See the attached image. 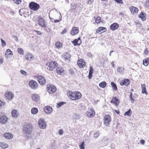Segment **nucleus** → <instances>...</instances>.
<instances>
[{"instance_id":"nucleus-64","label":"nucleus","mask_w":149,"mask_h":149,"mask_svg":"<svg viewBox=\"0 0 149 149\" xmlns=\"http://www.w3.org/2000/svg\"><path fill=\"white\" fill-rule=\"evenodd\" d=\"M87 55L89 57H91L92 56V55L91 52L88 53H87Z\"/></svg>"},{"instance_id":"nucleus-39","label":"nucleus","mask_w":149,"mask_h":149,"mask_svg":"<svg viewBox=\"0 0 149 149\" xmlns=\"http://www.w3.org/2000/svg\"><path fill=\"white\" fill-rule=\"evenodd\" d=\"M38 109L36 107L33 108L31 111V113L33 114H36L38 113Z\"/></svg>"},{"instance_id":"nucleus-6","label":"nucleus","mask_w":149,"mask_h":149,"mask_svg":"<svg viewBox=\"0 0 149 149\" xmlns=\"http://www.w3.org/2000/svg\"><path fill=\"white\" fill-rule=\"evenodd\" d=\"M58 65V64L56 61H54L49 62L48 65V67L49 68V70L53 71L54 68L57 66Z\"/></svg>"},{"instance_id":"nucleus-13","label":"nucleus","mask_w":149,"mask_h":149,"mask_svg":"<svg viewBox=\"0 0 149 149\" xmlns=\"http://www.w3.org/2000/svg\"><path fill=\"white\" fill-rule=\"evenodd\" d=\"M110 103L113 104L116 106H118L120 103L119 100L116 97H113L112 99L111 100Z\"/></svg>"},{"instance_id":"nucleus-48","label":"nucleus","mask_w":149,"mask_h":149,"mask_svg":"<svg viewBox=\"0 0 149 149\" xmlns=\"http://www.w3.org/2000/svg\"><path fill=\"white\" fill-rule=\"evenodd\" d=\"M115 2L118 4H123V0H114Z\"/></svg>"},{"instance_id":"nucleus-8","label":"nucleus","mask_w":149,"mask_h":149,"mask_svg":"<svg viewBox=\"0 0 149 149\" xmlns=\"http://www.w3.org/2000/svg\"><path fill=\"white\" fill-rule=\"evenodd\" d=\"M38 124L41 129H45L46 127V124L45 120L42 118L40 119L39 120Z\"/></svg>"},{"instance_id":"nucleus-59","label":"nucleus","mask_w":149,"mask_h":149,"mask_svg":"<svg viewBox=\"0 0 149 149\" xmlns=\"http://www.w3.org/2000/svg\"><path fill=\"white\" fill-rule=\"evenodd\" d=\"M63 131L62 129H60L58 131V134L60 135H61L63 134Z\"/></svg>"},{"instance_id":"nucleus-27","label":"nucleus","mask_w":149,"mask_h":149,"mask_svg":"<svg viewBox=\"0 0 149 149\" xmlns=\"http://www.w3.org/2000/svg\"><path fill=\"white\" fill-rule=\"evenodd\" d=\"M13 53L9 49H8L6 50V52L5 53V56L6 58L8 57L10 58L12 56Z\"/></svg>"},{"instance_id":"nucleus-37","label":"nucleus","mask_w":149,"mask_h":149,"mask_svg":"<svg viewBox=\"0 0 149 149\" xmlns=\"http://www.w3.org/2000/svg\"><path fill=\"white\" fill-rule=\"evenodd\" d=\"M107 83L105 81H103L99 84V86L102 88H104L107 86Z\"/></svg>"},{"instance_id":"nucleus-19","label":"nucleus","mask_w":149,"mask_h":149,"mask_svg":"<svg viewBox=\"0 0 149 149\" xmlns=\"http://www.w3.org/2000/svg\"><path fill=\"white\" fill-rule=\"evenodd\" d=\"M119 27V25L117 23H114L111 24L110 26V28L113 31H115Z\"/></svg>"},{"instance_id":"nucleus-5","label":"nucleus","mask_w":149,"mask_h":149,"mask_svg":"<svg viewBox=\"0 0 149 149\" xmlns=\"http://www.w3.org/2000/svg\"><path fill=\"white\" fill-rule=\"evenodd\" d=\"M104 124L106 126L109 125L111 121V116L109 115H105L104 117Z\"/></svg>"},{"instance_id":"nucleus-62","label":"nucleus","mask_w":149,"mask_h":149,"mask_svg":"<svg viewBox=\"0 0 149 149\" xmlns=\"http://www.w3.org/2000/svg\"><path fill=\"white\" fill-rule=\"evenodd\" d=\"M140 143L142 145H144L145 143V141L144 140L142 139L140 140Z\"/></svg>"},{"instance_id":"nucleus-2","label":"nucleus","mask_w":149,"mask_h":149,"mask_svg":"<svg viewBox=\"0 0 149 149\" xmlns=\"http://www.w3.org/2000/svg\"><path fill=\"white\" fill-rule=\"evenodd\" d=\"M29 8L32 10L36 11L40 8V5L38 3L33 1H31L29 3Z\"/></svg>"},{"instance_id":"nucleus-54","label":"nucleus","mask_w":149,"mask_h":149,"mask_svg":"<svg viewBox=\"0 0 149 149\" xmlns=\"http://www.w3.org/2000/svg\"><path fill=\"white\" fill-rule=\"evenodd\" d=\"M60 16L61 17L60 18H59L58 19V20L57 19L54 20L53 22H54L55 23H57V22H59L61 21L62 20V19H61V15H60Z\"/></svg>"},{"instance_id":"nucleus-51","label":"nucleus","mask_w":149,"mask_h":149,"mask_svg":"<svg viewBox=\"0 0 149 149\" xmlns=\"http://www.w3.org/2000/svg\"><path fill=\"white\" fill-rule=\"evenodd\" d=\"M84 142V141L82 142L81 144L79 145V147L80 149H85Z\"/></svg>"},{"instance_id":"nucleus-14","label":"nucleus","mask_w":149,"mask_h":149,"mask_svg":"<svg viewBox=\"0 0 149 149\" xmlns=\"http://www.w3.org/2000/svg\"><path fill=\"white\" fill-rule=\"evenodd\" d=\"M19 14L22 16V15H26L29 16V13L28 10L25 8H22L19 10Z\"/></svg>"},{"instance_id":"nucleus-31","label":"nucleus","mask_w":149,"mask_h":149,"mask_svg":"<svg viewBox=\"0 0 149 149\" xmlns=\"http://www.w3.org/2000/svg\"><path fill=\"white\" fill-rule=\"evenodd\" d=\"M142 91L141 93L142 94H145L146 95L148 94V93L146 91V88L145 84H142L141 85Z\"/></svg>"},{"instance_id":"nucleus-30","label":"nucleus","mask_w":149,"mask_h":149,"mask_svg":"<svg viewBox=\"0 0 149 149\" xmlns=\"http://www.w3.org/2000/svg\"><path fill=\"white\" fill-rule=\"evenodd\" d=\"M149 63V58L148 57L144 59L143 61V64L145 66H147Z\"/></svg>"},{"instance_id":"nucleus-36","label":"nucleus","mask_w":149,"mask_h":149,"mask_svg":"<svg viewBox=\"0 0 149 149\" xmlns=\"http://www.w3.org/2000/svg\"><path fill=\"white\" fill-rule=\"evenodd\" d=\"M111 85L113 90L116 91L117 90L118 88L116 85L113 81L111 82Z\"/></svg>"},{"instance_id":"nucleus-47","label":"nucleus","mask_w":149,"mask_h":149,"mask_svg":"<svg viewBox=\"0 0 149 149\" xmlns=\"http://www.w3.org/2000/svg\"><path fill=\"white\" fill-rule=\"evenodd\" d=\"M78 41L77 40V39H75L73 40L72 41V42L74 46H76L78 45Z\"/></svg>"},{"instance_id":"nucleus-56","label":"nucleus","mask_w":149,"mask_h":149,"mask_svg":"<svg viewBox=\"0 0 149 149\" xmlns=\"http://www.w3.org/2000/svg\"><path fill=\"white\" fill-rule=\"evenodd\" d=\"M93 73L89 72L88 75V78L89 79H91L93 77Z\"/></svg>"},{"instance_id":"nucleus-57","label":"nucleus","mask_w":149,"mask_h":149,"mask_svg":"<svg viewBox=\"0 0 149 149\" xmlns=\"http://www.w3.org/2000/svg\"><path fill=\"white\" fill-rule=\"evenodd\" d=\"M93 69L91 66H90L89 67V72L93 73Z\"/></svg>"},{"instance_id":"nucleus-63","label":"nucleus","mask_w":149,"mask_h":149,"mask_svg":"<svg viewBox=\"0 0 149 149\" xmlns=\"http://www.w3.org/2000/svg\"><path fill=\"white\" fill-rule=\"evenodd\" d=\"M80 107L81 109H84L85 106L83 104H81Z\"/></svg>"},{"instance_id":"nucleus-23","label":"nucleus","mask_w":149,"mask_h":149,"mask_svg":"<svg viewBox=\"0 0 149 149\" xmlns=\"http://www.w3.org/2000/svg\"><path fill=\"white\" fill-rule=\"evenodd\" d=\"M4 137L7 139H10L13 138V135L10 132H6L3 135Z\"/></svg>"},{"instance_id":"nucleus-17","label":"nucleus","mask_w":149,"mask_h":149,"mask_svg":"<svg viewBox=\"0 0 149 149\" xmlns=\"http://www.w3.org/2000/svg\"><path fill=\"white\" fill-rule=\"evenodd\" d=\"M138 17L140 18L142 21H144L146 19V14L145 12H141L139 15Z\"/></svg>"},{"instance_id":"nucleus-49","label":"nucleus","mask_w":149,"mask_h":149,"mask_svg":"<svg viewBox=\"0 0 149 149\" xmlns=\"http://www.w3.org/2000/svg\"><path fill=\"white\" fill-rule=\"evenodd\" d=\"M145 5L146 7L147 8L149 9V0H146L145 2Z\"/></svg>"},{"instance_id":"nucleus-44","label":"nucleus","mask_w":149,"mask_h":149,"mask_svg":"<svg viewBox=\"0 0 149 149\" xmlns=\"http://www.w3.org/2000/svg\"><path fill=\"white\" fill-rule=\"evenodd\" d=\"M65 103L66 102H61L57 103L56 107L57 108H59Z\"/></svg>"},{"instance_id":"nucleus-25","label":"nucleus","mask_w":149,"mask_h":149,"mask_svg":"<svg viewBox=\"0 0 149 149\" xmlns=\"http://www.w3.org/2000/svg\"><path fill=\"white\" fill-rule=\"evenodd\" d=\"M81 60L78 61V64L81 68H84L85 65L86 63L83 59H81Z\"/></svg>"},{"instance_id":"nucleus-35","label":"nucleus","mask_w":149,"mask_h":149,"mask_svg":"<svg viewBox=\"0 0 149 149\" xmlns=\"http://www.w3.org/2000/svg\"><path fill=\"white\" fill-rule=\"evenodd\" d=\"M124 68L122 67H118L117 69V71L120 73L121 74H124Z\"/></svg>"},{"instance_id":"nucleus-34","label":"nucleus","mask_w":149,"mask_h":149,"mask_svg":"<svg viewBox=\"0 0 149 149\" xmlns=\"http://www.w3.org/2000/svg\"><path fill=\"white\" fill-rule=\"evenodd\" d=\"M64 70L61 69L59 67H58L56 69V72L59 75H63L62 74L64 72Z\"/></svg>"},{"instance_id":"nucleus-46","label":"nucleus","mask_w":149,"mask_h":149,"mask_svg":"<svg viewBox=\"0 0 149 149\" xmlns=\"http://www.w3.org/2000/svg\"><path fill=\"white\" fill-rule=\"evenodd\" d=\"M100 134V132L99 131H97L95 133L93 134V136L94 138L96 139L97 137L99 136Z\"/></svg>"},{"instance_id":"nucleus-55","label":"nucleus","mask_w":149,"mask_h":149,"mask_svg":"<svg viewBox=\"0 0 149 149\" xmlns=\"http://www.w3.org/2000/svg\"><path fill=\"white\" fill-rule=\"evenodd\" d=\"M69 72L70 74L71 75L74 74V72L73 70L72 69H70L69 70Z\"/></svg>"},{"instance_id":"nucleus-52","label":"nucleus","mask_w":149,"mask_h":149,"mask_svg":"<svg viewBox=\"0 0 149 149\" xmlns=\"http://www.w3.org/2000/svg\"><path fill=\"white\" fill-rule=\"evenodd\" d=\"M13 1L16 4L18 5L20 4L21 2V0H13Z\"/></svg>"},{"instance_id":"nucleus-15","label":"nucleus","mask_w":149,"mask_h":149,"mask_svg":"<svg viewBox=\"0 0 149 149\" xmlns=\"http://www.w3.org/2000/svg\"><path fill=\"white\" fill-rule=\"evenodd\" d=\"M33 101L36 102H39L40 100V96L37 94L34 93L32 94L31 96Z\"/></svg>"},{"instance_id":"nucleus-12","label":"nucleus","mask_w":149,"mask_h":149,"mask_svg":"<svg viewBox=\"0 0 149 149\" xmlns=\"http://www.w3.org/2000/svg\"><path fill=\"white\" fill-rule=\"evenodd\" d=\"M37 80L39 83L41 85H43L46 83L45 79L41 75H39L38 77Z\"/></svg>"},{"instance_id":"nucleus-53","label":"nucleus","mask_w":149,"mask_h":149,"mask_svg":"<svg viewBox=\"0 0 149 149\" xmlns=\"http://www.w3.org/2000/svg\"><path fill=\"white\" fill-rule=\"evenodd\" d=\"M20 72L22 74L26 76L27 75V72L24 70H21Z\"/></svg>"},{"instance_id":"nucleus-60","label":"nucleus","mask_w":149,"mask_h":149,"mask_svg":"<svg viewBox=\"0 0 149 149\" xmlns=\"http://www.w3.org/2000/svg\"><path fill=\"white\" fill-rule=\"evenodd\" d=\"M148 52L147 48H146L144 51V53L145 55H146L148 54Z\"/></svg>"},{"instance_id":"nucleus-1","label":"nucleus","mask_w":149,"mask_h":149,"mask_svg":"<svg viewBox=\"0 0 149 149\" xmlns=\"http://www.w3.org/2000/svg\"><path fill=\"white\" fill-rule=\"evenodd\" d=\"M33 128V126L31 124H26L23 126V132L25 138L28 139L31 137Z\"/></svg>"},{"instance_id":"nucleus-21","label":"nucleus","mask_w":149,"mask_h":149,"mask_svg":"<svg viewBox=\"0 0 149 149\" xmlns=\"http://www.w3.org/2000/svg\"><path fill=\"white\" fill-rule=\"evenodd\" d=\"M8 119V118L5 116H2L0 118V123L2 124H5L7 121Z\"/></svg>"},{"instance_id":"nucleus-33","label":"nucleus","mask_w":149,"mask_h":149,"mask_svg":"<svg viewBox=\"0 0 149 149\" xmlns=\"http://www.w3.org/2000/svg\"><path fill=\"white\" fill-rule=\"evenodd\" d=\"M71 57L70 54H69L68 52H66L65 54L64 55V58L65 60H70Z\"/></svg>"},{"instance_id":"nucleus-3","label":"nucleus","mask_w":149,"mask_h":149,"mask_svg":"<svg viewBox=\"0 0 149 149\" xmlns=\"http://www.w3.org/2000/svg\"><path fill=\"white\" fill-rule=\"evenodd\" d=\"M38 24L42 28H45L47 26L45 20L40 16L38 17Z\"/></svg>"},{"instance_id":"nucleus-58","label":"nucleus","mask_w":149,"mask_h":149,"mask_svg":"<svg viewBox=\"0 0 149 149\" xmlns=\"http://www.w3.org/2000/svg\"><path fill=\"white\" fill-rule=\"evenodd\" d=\"M12 37L13 38L15 39V40L16 42H17L18 41V39L17 37L16 36H14V35H13L12 36Z\"/></svg>"},{"instance_id":"nucleus-50","label":"nucleus","mask_w":149,"mask_h":149,"mask_svg":"<svg viewBox=\"0 0 149 149\" xmlns=\"http://www.w3.org/2000/svg\"><path fill=\"white\" fill-rule=\"evenodd\" d=\"M1 46L2 47H3L6 45V42L4 40L2 39L1 38Z\"/></svg>"},{"instance_id":"nucleus-22","label":"nucleus","mask_w":149,"mask_h":149,"mask_svg":"<svg viewBox=\"0 0 149 149\" xmlns=\"http://www.w3.org/2000/svg\"><path fill=\"white\" fill-rule=\"evenodd\" d=\"M107 29L106 28L100 26L96 30V32L99 33H102L106 31Z\"/></svg>"},{"instance_id":"nucleus-40","label":"nucleus","mask_w":149,"mask_h":149,"mask_svg":"<svg viewBox=\"0 0 149 149\" xmlns=\"http://www.w3.org/2000/svg\"><path fill=\"white\" fill-rule=\"evenodd\" d=\"M63 45V44L60 41H57L55 43V46L57 48L59 49L61 48Z\"/></svg>"},{"instance_id":"nucleus-7","label":"nucleus","mask_w":149,"mask_h":149,"mask_svg":"<svg viewBox=\"0 0 149 149\" xmlns=\"http://www.w3.org/2000/svg\"><path fill=\"white\" fill-rule=\"evenodd\" d=\"M29 85L31 88L34 90L36 89L38 86L37 82L33 80H31L29 82Z\"/></svg>"},{"instance_id":"nucleus-9","label":"nucleus","mask_w":149,"mask_h":149,"mask_svg":"<svg viewBox=\"0 0 149 149\" xmlns=\"http://www.w3.org/2000/svg\"><path fill=\"white\" fill-rule=\"evenodd\" d=\"M130 80L129 79H124L120 81V84L121 86L125 85L127 86L130 84Z\"/></svg>"},{"instance_id":"nucleus-28","label":"nucleus","mask_w":149,"mask_h":149,"mask_svg":"<svg viewBox=\"0 0 149 149\" xmlns=\"http://www.w3.org/2000/svg\"><path fill=\"white\" fill-rule=\"evenodd\" d=\"M11 114L12 116L13 117L15 118H17L18 117L19 113L17 112V110L13 109L11 112Z\"/></svg>"},{"instance_id":"nucleus-26","label":"nucleus","mask_w":149,"mask_h":149,"mask_svg":"<svg viewBox=\"0 0 149 149\" xmlns=\"http://www.w3.org/2000/svg\"><path fill=\"white\" fill-rule=\"evenodd\" d=\"M25 57L26 60L29 61L33 59L34 58L33 55L30 53H27V54L26 55Z\"/></svg>"},{"instance_id":"nucleus-11","label":"nucleus","mask_w":149,"mask_h":149,"mask_svg":"<svg viewBox=\"0 0 149 149\" xmlns=\"http://www.w3.org/2000/svg\"><path fill=\"white\" fill-rule=\"evenodd\" d=\"M86 114L88 117L92 118L95 114V111L93 108H91L86 112Z\"/></svg>"},{"instance_id":"nucleus-16","label":"nucleus","mask_w":149,"mask_h":149,"mask_svg":"<svg viewBox=\"0 0 149 149\" xmlns=\"http://www.w3.org/2000/svg\"><path fill=\"white\" fill-rule=\"evenodd\" d=\"M43 110L46 113L49 114L52 112L53 109L50 106H47L44 107Z\"/></svg>"},{"instance_id":"nucleus-32","label":"nucleus","mask_w":149,"mask_h":149,"mask_svg":"<svg viewBox=\"0 0 149 149\" xmlns=\"http://www.w3.org/2000/svg\"><path fill=\"white\" fill-rule=\"evenodd\" d=\"M130 9L131 12L133 13H137L139 10L137 8L134 6L131 7Z\"/></svg>"},{"instance_id":"nucleus-4","label":"nucleus","mask_w":149,"mask_h":149,"mask_svg":"<svg viewBox=\"0 0 149 149\" xmlns=\"http://www.w3.org/2000/svg\"><path fill=\"white\" fill-rule=\"evenodd\" d=\"M47 92L50 94L53 93L56 91V86L53 84L47 85Z\"/></svg>"},{"instance_id":"nucleus-20","label":"nucleus","mask_w":149,"mask_h":149,"mask_svg":"<svg viewBox=\"0 0 149 149\" xmlns=\"http://www.w3.org/2000/svg\"><path fill=\"white\" fill-rule=\"evenodd\" d=\"M75 91L73 92L72 91H69L67 92V95L69 98L72 100H74Z\"/></svg>"},{"instance_id":"nucleus-29","label":"nucleus","mask_w":149,"mask_h":149,"mask_svg":"<svg viewBox=\"0 0 149 149\" xmlns=\"http://www.w3.org/2000/svg\"><path fill=\"white\" fill-rule=\"evenodd\" d=\"M77 7V5L76 4H75L72 3L71 4L70 9L69 11L70 12H74V11L75 10Z\"/></svg>"},{"instance_id":"nucleus-41","label":"nucleus","mask_w":149,"mask_h":149,"mask_svg":"<svg viewBox=\"0 0 149 149\" xmlns=\"http://www.w3.org/2000/svg\"><path fill=\"white\" fill-rule=\"evenodd\" d=\"M95 23L97 24H99L101 22L103 23V21L101 20V18L100 16H98L95 18Z\"/></svg>"},{"instance_id":"nucleus-42","label":"nucleus","mask_w":149,"mask_h":149,"mask_svg":"<svg viewBox=\"0 0 149 149\" xmlns=\"http://www.w3.org/2000/svg\"><path fill=\"white\" fill-rule=\"evenodd\" d=\"M133 95L132 93L131 92H130L129 99L132 103H134L135 101L134 99L133 98Z\"/></svg>"},{"instance_id":"nucleus-18","label":"nucleus","mask_w":149,"mask_h":149,"mask_svg":"<svg viewBox=\"0 0 149 149\" xmlns=\"http://www.w3.org/2000/svg\"><path fill=\"white\" fill-rule=\"evenodd\" d=\"M79 32V28L76 27H73L72 29L70 34L73 36L77 35Z\"/></svg>"},{"instance_id":"nucleus-45","label":"nucleus","mask_w":149,"mask_h":149,"mask_svg":"<svg viewBox=\"0 0 149 149\" xmlns=\"http://www.w3.org/2000/svg\"><path fill=\"white\" fill-rule=\"evenodd\" d=\"M18 53L21 55L24 54V50L21 48H18L17 49Z\"/></svg>"},{"instance_id":"nucleus-43","label":"nucleus","mask_w":149,"mask_h":149,"mask_svg":"<svg viewBox=\"0 0 149 149\" xmlns=\"http://www.w3.org/2000/svg\"><path fill=\"white\" fill-rule=\"evenodd\" d=\"M132 111L130 109H129L128 111L125 112L124 115L125 116H130L132 114Z\"/></svg>"},{"instance_id":"nucleus-10","label":"nucleus","mask_w":149,"mask_h":149,"mask_svg":"<svg viewBox=\"0 0 149 149\" xmlns=\"http://www.w3.org/2000/svg\"><path fill=\"white\" fill-rule=\"evenodd\" d=\"M4 95L5 98L8 100H12L14 96L13 93L10 91L6 92Z\"/></svg>"},{"instance_id":"nucleus-38","label":"nucleus","mask_w":149,"mask_h":149,"mask_svg":"<svg viewBox=\"0 0 149 149\" xmlns=\"http://www.w3.org/2000/svg\"><path fill=\"white\" fill-rule=\"evenodd\" d=\"M0 147L2 149H5L8 147V145L5 143H0Z\"/></svg>"},{"instance_id":"nucleus-24","label":"nucleus","mask_w":149,"mask_h":149,"mask_svg":"<svg viewBox=\"0 0 149 149\" xmlns=\"http://www.w3.org/2000/svg\"><path fill=\"white\" fill-rule=\"evenodd\" d=\"M74 97V100H79L81 97V94L79 92L75 91Z\"/></svg>"},{"instance_id":"nucleus-61","label":"nucleus","mask_w":149,"mask_h":149,"mask_svg":"<svg viewBox=\"0 0 149 149\" xmlns=\"http://www.w3.org/2000/svg\"><path fill=\"white\" fill-rule=\"evenodd\" d=\"M67 31V29H65L63 30L62 31V32L61 33V34H64L66 33Z\"/></svg>"}]
</instances>
